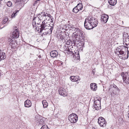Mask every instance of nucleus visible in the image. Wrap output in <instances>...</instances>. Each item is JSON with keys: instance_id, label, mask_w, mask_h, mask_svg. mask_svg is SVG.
Segmentation results:
<instances>
[{"instance_id": "nucleus-1", "label": "nucleus", "mask_w": 129, "mask_h": 129, "mask_svg": "<svg viewBox=\"0 0 129 129\" xmlns=\"http://www.w3.org/2000/svg\"><path fill=\"white\" fill-rule=\"evenodd\" d=\"M38 31L41 33H42V35L51 34L52 29L49 24L45 23L44 21L42 22V24L38 28Z\"/></svg>"}, {"instance_id": "nucleus-2", "label": "nucleus", "mask_w": 129, "mask_h": 129, "mask_svg": "<svg viewBox=\"0 0 129 129\" xmlns=\"http://www.w3.org/2000/svg\"><path fill=\"white\" fill-rule=\"evenodd\" d=\"M39 17L38 22H37V24L39 25L41 20L44 21L48 18H51L52 17L50 14L47 13L45 12H42L38 15Z\"/></svg>"}, {"instance_id": "nucleus-3", "label": "nucleus", "mask_w": 129, "mask_h": 129, "mask_svg": "<svg viewBox=\"0 0 129 129\" xmlns=\"http://www.w3.org/2000/svg\"><path fill=\"white\" fill-rule=\"evenodd\" d=\"M90 23L94 27L96 26L98 24V22L97 19L94 17L89 16L86 18Z\"/></svg>"}, {"instance_id": "nucleus-4", "label": "nucleus", "mask_w": 129, "mask_h": 129, "mask_svg": "<svg viewBox=\"0 0 129 129\" xmlns=\"http://www.w3.org/2000/svg\"><path fill=\"white\" fill-rule=\"evenodd\" d=\"M69 120L72 123H76L78 120V116L74 113H72L68 117Z\"/></svg>"}, {"instance_id": "nucleus-5", "label": "nucleus", "mask_w": 129, "mask_h": 129, "mask_svg": "<svg viewBox=\"0 0 129 129\" xmlns=\"http://www.w3.org/2000/svg\"><path fill=\"white\" fill-rule=\"evenodd\" d=\"M123 44L129 47V36L127 33H125L123 34Z\"/></svg>"}, {"instance_id": "nucleus-6", "label": "nucleus", "mask_w": 129, "mask_h": 129, "mask_svg": "<svg viewBox=\"0 0 129 129\" xmlns=\"http://www.w3.org/2000/svg\"><path fill=\"white\" fill-rule=\"evenodd\" d=\"M98 122L101 126L105 127L107 124L105 119L102 117L98 118Z\"/></svg>"}, {"instance_id": "nucleus-7", "label": "nucleus", "mask_w": 129, "mask_h": 129, "mask_svg": "<svg viewBox=\"0 0 129 129\" xmlns=\"http://www.w3.org/2000/svg\"><path fill=\"white\" fill-rule=\"evenodd\" d=\"M84 27L85 28L88 29H90L94 27L91 24H90L86 19H85L84 23Z\"/></svg>"}, {"instance_id": "nucleus-8", "label": "nucleus", "mask_w": 129, "mask_h": 129, "mask_svg": "<svg viewBox=\"0 0 129 129\" xmlns=\"http://www.w3.org/2000/svg\"><path fill=\"white\" fill-rule=\"evenodd\" d=\"M39 17L38 15V16L35 17L34 16V18L33 21L32 25H33L34 28L35 25V27L36 29H38V26H36V24H37V22H38L39 20Z\"/></svg>"}, {"instance_id": "nucleus-9", "label": "nucleus", "mask_w": 129, "mask_h": 129, "mask_svg": "<svg viewBox=\"0 0 129 129\" xmlns=\"http://www.w3.org/2000/svg\"><path fill=\"white\" fill-rule=\"evenodd\" d=\"M15 30L13 31L12 35V37H11V38H14L17 39L18 38L19 36V31L18 30V28L17 27H16L15 28Z\"/></svg>"}, {"instance_id": "nucleus-10", "label": "nucleus", "mask_w": 129, "mask_h": 129, "mask_svg": "<svg viewBox=\"0 0 129 129\" xmlns=\"http://www.w3.org/2000/svg\"><path fill=\"white\" fill-rule=\"evenodd\" d=\"M59 92L60 95L63 96H66L67 95V92L66 89L64 88H60L59 90Z\"/></svg>"}, {"instance_id": "nucleus-11", "label": "nucleus", "mask_w": 129, "mask_h": 129, "mask_svg": "<svg viewBox=\"0 0 129 129\" xmlns=\"http://www.w3.org/2000/svg\"><path fill=\"white\" fill-rule=\"evenodd\" d=\"M109 18V16L106 14L102 15L101 17V20L104 23H106L107 22Z\"/></svg>"}, {"instance_id": "nucleus-12", "label": "nucleus", "mask_w": 129, "mask_h": 129, "mask_svg": "<svg viewBox=\"0 0 129 129\" xmlns=\"http://www.w3.org/2000/svg\"><path fill=\"white\" fill-rule=\"evenodd\" d=\"M71 80L72 81H77L80 80V78L79 76H71L70 77Z\"/></svg>"}, {"instance_id": "nucleus-13", "label": "nucleus", "mask_w": 129, "mask_h": 129, "mask_svg": "<svg viewBox=\"0 0 129 129\" xmlns=\"http://www.w3.org/2000/svg\"><path fill=\"white\" fill-rule=\"evenodd\" d=\"M31 105V102L30 100L27 99L24 102V106L26 107H30Z\"/></svg>"}, {"instance_id": "nucleus-14", "label": "nucleus", "mask_w": 129, "mask_h": 129, "mask_svg": "<svg viewBox=\"0 0 129 129\" xmlns=\"http://www.w3.org/2000/svg\"><path fill=\"white\" fill-rule=\"evenodd\" d=\"M50 55L52 57H56L58 55V52L56 50L52 51L50 53Z\"/></svg>"}, {"instance_id": "nucleus-15", "label": "nucleus", "mask_w": 129, "mask_h": 129, "mask_svg": "<svg viewBox=\"0 0 129 129\" xmlns=\"http://www.w3.org/2000/svg\"><path fill=\"white\" fill-rule=\"evenodd\" d=\"M90 87L91 89L93 91H95L97 88L96 84L95 83H91L90 85Z\"/></svg>"}, {"instance_id": "nucleus-16", "label": "nucleus", "mask_w": 129, "mask_h": 129, "mask_svg": "<svg viewBox=\"0 0 129 129\" xmlns=\"http://www.w3.org/2000/svg\"><path fill=\"white\" fill-rule=\"evenodd\" d=\"M6 58L5 53L0 50V61L5 59Z\"/></svg>"}, {"instance_id": "nucleus-17", "label": "nucleus", "mask_w": 129, "mask_h": 129, "mask_svg": "<svg viewBox=\"0 0 129 129\" xmlns=\"http://www.w3.org/2000/svg\"><path fill=\"white\" fill-rule=\"evenodd\" d=\"M108 2L109 4L112 6H114L117 3L116 0H109Z\"/></svg>"}, {"instance_id": "nucleus-18", "label": "nucleus", "mask_w": 129, "mask_h": 129, "mask_svg": "<svg viewBox=\"0 0 129 129\" xmlns=\"http://www.w3.org/2000/svg\"><path fill=\"white\" fill-rule=\"evenodd\" d=\"M123 83H125L126 84H129V78L128 79L127 78V77L123 76Z\"/></svg>"}, {"instance_id": "nucleus-19", "label": "nucleus", "mask_w": 129, "mask_h": 129, "mask_svg": "<svg viewBox=\"0 0 129 129\" xmlns=\"http://www.w3.org/2000/svg\"><path fill=\"white\" fill-rule=\"evenodd\" d=\"M80 30L79 29L77 28V29L76 30V31L73 33V35L74 36H78V35L79 34L78 33H79Z\"/></svg>"}, {"instance_id": "nucleus-20", "label": "nucleus", "mask_w": 129, "mask_h": 129, "mask_svg": "<svg viewBox=\"0 0 129 129\" xmlns=\"http://www.w3.org/2000/svg\"><path fill=\"white\" fill-rule=\"evenodd\" d=\"M77 8L79 9V11L82 10L83 8V5L81 3L78 4L76 6Z\"/></svg>"}, {"instance_id": "nucleus-21", "label": "nucleus", "mask_w": 129, "mask_h": 129, "mask_svg": "<svg viewBox=\"0 0 129 129\" xmlns=\"http://www.w3.org/2000/svg\"><path fill=\"white\" fill-rule=\"evenodd\" d=\"M94 108L96 110H98L100 108V105L97 104L95 105L94 104Z\"/></svg>"}, {"instance_id": "nucleus-22", "label": "nucleus", "mask_w": 129, "mask_h": 129, "mask_svg": "<svg viewBox=\"0 0 129 129\" xmlns=\"http://www.w3.org/2000/svg\"><path fill=\"white\" fill-rule=\"evenodd\" d=\"M43 106L44 108L47 107L48 106V104L46 100H44L42 102Z\"/></svg>"}, {"instance_id": "nucleus-23", "label": "nucleus", "mask_w": 129, "mask_h": 129, "mask_svg": "<svg viewBox=\"0 0 129 129\" xmlns=\"http://www.w3.org/2000/svg\"><path fill=\"white\" fill-rule=\"evenodd\" d=\"M79 11V9H78L76 6L73 9L72 11L73 12L75 13H77Z\"/></svg>"}, {"instance_id": "nucleus-24", "label": "nucleus", "mask_w": 129, "mask_h": 129, "mask_svg": "<svg viewBox=\"0 0 129 129\" xmlns=\"http://www.w3.org/2000/svg\"><path fill=\"white\" fill-rule=\"evenodd\" d=\"M78 35H79V36L81 37V38L83 39V38L84 37V34H83V32L82 31L80 30Z\"/></svg>"}, {"instance_id": "nucleus-25", "label": "nucleus", "mask_w": 129, "mask_h": 129, "mask_svg": "<svg viewBox=\"0 0 129 129\" xmlns=\"http://www.w3.org/2000/svg\"><path fill=\"white\" fill-rule=\"evenodd\" d=\"M19 11L18 10H17L15 11L11 15V17L12 18L14 17L16 15L17 13Z\"/></svg>"}, {"instance_id": "nucleus-26", "label": "nucleus", "mask_w": 129, "mask_h": 129, "mask_svg": "<svg viewBox=\"0 0 129 129\" xmlns=\"http://www.w3.org/2000/svg\"><path fill=\"white\" fill-rule=\"evenodd\" d=\"M38 121L39 122L40 124L43 125L44 124L45 122L42 119H39L38 120Z\"/></svg>"}, {"instance_id": "nucleus-27", "label": "nucleus", "mask_w": 129, "mask_h": 129, "mask_svg": "<svg viewBox=\"0 0 129 129\" xmlns=\"http://www.w3.org/2000/svg\"><path fill=\"white\" fill-rule=\"evenodd\" d=\"M8 21V18L7 17H5L4 18L2 21L3 23H5Z\"/></svg>"}, {"instance_id": "nucleus-28", "label": "nucleus", "mask_w": 129, "mask_h": 129, "mask_svg": "<svg viewBox=\"0 0 129 129\" xmlns=\"http://www.w3.org/2000/svg\"><path fill=\"white\" fill-rule=\"evenodd\" d=\"M40 129H49L47 125H44L42 126Z\"/></svg>"}, {"instance_id": "nucleus-29", "label": "nucleus", "mask_w": 129, "mask_h": 129, "mask_svg": "<svg viewBox=\"0 0 129 129\" xmlns=\"http://www.w3.org/2000/svg\"><path fill=\"white\" fill-rule=\"evenodd\" d=\"M118 53L119 54L122 55L124 54V51H123L121 50V49H120L119 52H116V54H118Z\"/></svg>"}, {"instance_id": "nucleus-30", "label": "nucleus", "mask_w": 129, "mask_h": 129, "mask_svg": "<svg viewBox=\"0 0 129 129\" xmlns=\"http://www.w3.org/2000/svg\"><path fill=\"white\" fill-rule=\"evenodd\" d=\"M12 5V3L10 1H9L7 3V5L9 7L11 6Z\"/></svg>"}, {"instance_id": "nucleus-31", "label": "nucleus", "mask_w": 129, "mask_h": 129, "mask_svg": "<svg viewBox=\"0 0 129 129\" xmlns=\"http://www.w3.org/2000/svg\"><path fill=\"white\" fill-rule=\"evenodd\" d=\"M94 104L95 105V104L100 105V101L99 100H95Z\"/></svg>"}, {"instance_id": "nucleus-32", "label": "nucleus", "mask_w": 129, "mask_h": 129, "mask_svg": "<svg viewBox=\"0 0 129 129\" xmlns=\"http://www.w3.org/2000/svg\"><path fill=\"white\" fill-rule=\"evenodd\" d=\"M68 54H71L72 55L73 54V52L70 51L69 50H67V51L66 52Z\"/></svg>"}, {"instance_id": "nucleus-33", "label": "nucleus", "mask_w": 129, "mask_h": 129, "mask_svg": "<svg viewBox=\"0 0 129 129\" xmlns=\"http://www.w3.org/2000/svg\"><path fill=\"white\" fill-rule=\"evenodd\" d=\"M75 56H77V59L78 60H79L80 59L79 55V54H76Z\"/></svg>"}, {"instance_id": "nucleus-34", "label": "nucleus", "mask_w": 129, "mask_h": 129, "mask_svg": "<svg viewBox=\"0 0 129 129\" xmlns=\"http://www.w3.org/2000/svg\"><path fill=\"white\" fill-rule=\"evenodd\" d=\"M113 87L114 88H115V89L116 90H119V89L118 88V87H117V86L115 85V84H114L113 86Z\"/></svg>"}, {"instance_id": "nucleus-35", "label": "nucleus", "mask_w": 129, "mask_h": 129, "mask_svg": "<svg viewBox=\"0 0 129 129\" xmlns=\"http://www.w3.org/2000/svg\"><path fill=\"white\" fill-rule=\"evenodd\" d=\"M77 28H76L75 27H72L71 30H72L74 32L75 31H76V30Z\"/></svg>"}, {"instance_id": "nucleus-36", "label": "nucleus", "mask_w": 129, "mask_h": 129, "mask_svg": "<svg viewBox=\"0 0 129 129\" xmlns=\"http://www.w3.org/2000/svg\"><path fill=\"white\" fill-rule=\"evenodd\" d=\"M95 100H99L100 101V98L99 97H98L95 98L94 99Z\"/></svg>"}, {"instance_id": "nucleus-37", "label": "nucleus", "mask_w": 129, "mask_h": 129, "mask_svg": "<svg viewBox=\"0 0 129 129\" xmlns=\"http://www.w3.org/2000/svg\"><path fill=\"white\" fill-rule=\"evenodd\" d=\"M120 49L119 48H117L116 50V51H116V52H119V50H120Z\"/></svg>"}, {"instance_id": "nucleus-38", "label": "nucleus", "mask_w": 129, "mask_h": 129, "mask_svg": "<svg viewBox=\"0 0 129 129\" xmlns=\"http://www.w3.org/2000/svg\"><path fill=\"white\" fill-rule=\"evenodd\" d=\"M9 42H13V40L11 38H10L9 39Z\"/></svg>"}, {"instance_id": "nucleus-39", "label": "nucleus", "mask_w": 129, "mask_h": 129, "mask_svg": "<svg viewBox=\"0 0 129 129\" xmlns=\"http://www.w3.org/2000/svg\"><path fill=\"white\" fill-rule=\"evenodd\" d=\"M13 44V42L11 41L9 43V44L11 46H12Z\"/></svg>"}, {"instance_id": "nucleus-40", "label": "nucleus", "mask_w": 129, "mask_h": 129, "mask_svg": "<svg viewBox=\"0 0 129 129\" xmlns=\"http://www.w3.org/2000/svg\"><path fill=\"white\" fill-rule=\"evenodd\" d=\"M92 72L93 73V74H95V70L94 69H93L92 70Z\"/></svg>"}, {"instance_id": "nucleus-41", "label": "nucleus", "mask_w": 129, "mask_h": 129, "mask_svg": "<svg viewBox=\"0 0 129 129\" xmlns=\"http://www.w3.org/2000/svg\"><path fill=\"white\" fill-rule=\"evenodd\" d=\"M122 48H124L125 49H126V47H125V46H121V47Z\"/></svg>"}, {"instance_id": "nucleus-42", "label": "nucleus", "mask_w": 129, "mask_h": 129, "mask_svg": "<svg viewBox=\"0 0 129 129\" xmlns=\"http://www.w3.org/2000/svg\"><path fill=\"white\" fill-rule=\"evenodd\" d=\"M121 76L122 77H123V76H124V73H122L121 74Z\"/></svg>"}, {"instance_id": "nucleus-43", "label": "nucleus", "mask_w": 129, "mask_h": 129, "mask_svg": "<svg viewBox=\"0 0 129 129\" xmlns=\"http://www.w3.org/2000/svg\"><path fill=\"white\" fill-rule=\"evenodd\" d=\"M25 0H17V1L18 2H20V1H24Z\"/></svg>"}, {"instance_id": "nucleus-44", "label": "nucleus", "mask_w": 129, "mask_h": 129, "mask_svg": "<svg viewBox=\"0 0 129 129\" xmlns=\"http://www.w3.org/2000/svg\"><path fill=\"white\" fill-rule=\"evenodd\" d=\"M92 129H97L96 128H95L94 127H92Z\"/></svg>"}, {"instance_id": "nucleus-45", "label": "nucleus", "mask_w": 129, "mask_h": 129, "mask_svg": "<svg viewBox=\"0 0 129 129\" xmlns=\"http://www.w3.org/2000/svg\"><path fill=\"white\" fill-rule=\"evenodd\" d=\"M112 93L113 94H116V93H115V92H114V91H112Z\"/></svg>"}, {"instance_id": "nucleus-46", "label": "nucleus", "mask_w": 129, "mask_h": 129, "mask_svg": "<svg viewBox=\"0 0 129 129\" xmlns=\"http://www.w3.org/2000/svg\"><path fill=\"white\" fill-rule=\"evenodd\" d=\"M128 117L129 118V111L128 112Z\"/></svg>"}, {"instance_id": "nucleus-47", "label": "nucleus", "mask_w": 129, "mask_h": 129, "mask_svg": "<svg viewBox=\"0 0 129 129\" xmlns=\"http://www.w3.org/2000/svg\"><path fill=\"white\" fill-rule=\"evenodd\" d=\"M126 50H127V47H126V49H125Z\"/></svg>"}, {"instance_id": "nucleus-48", "label": "nucleus", "mask_w": 129, "mask_h": 129, "mask_svg": "<svg viewBox=\"0 0 129 129\" xmlns=\"http://www.w3.org/2000/svg\"><path fill=\"white\" fill-rule=\"evenodd\" d=\"M37 0V1H40V0Z\"/></svg>"}, {"instance_id": "nucleus-49", "label": "nucleus", "mask_w": 129, "mask_h": 129, "mask_svg": "<svg viewBox=\"0 0 129 129\" xmlns=\"http://www.w3.org/2000/svg\"><path fill=\"white\" fill-rule=\"evenodd\" d=\"M128 51H127L128 53Z\"/></svg>"}]
</instances>
